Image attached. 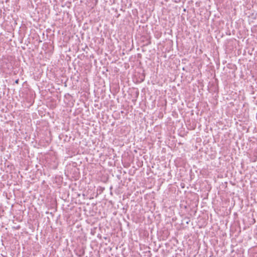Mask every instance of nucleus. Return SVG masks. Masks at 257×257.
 I'll use <instances>...</instances> for the list:
<instances>
[{"mask_svg":"<svg viewBox=\"0 0 257 257\" xmlns=\"http://www.w3.org/2000/svg\"><path fill=\"white\" fill-rule=\"evenodd\" d=\"M19 79H17V80H16L15 81V83H17V84H18L19 83Z\"/></svg>","mask_w":257,"mask_h":257,"instance_id":"nucleus-1","label":"nucleus"}]
</instances>
